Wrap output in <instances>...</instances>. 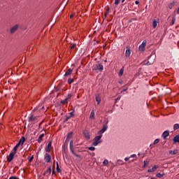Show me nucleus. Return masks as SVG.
I'll return each mask as SVG.
<instances>
[{
	"instance_id": "f704fd0d",
	"label": "nucleus",
	"mask_w": 179,
	"mask_h": 179,
	"mask_svg": "<svg viewBox=\"0 0 179 179\" xmlns=\"http://www.w3.org/2000/svg\"><path fill=\"white\" fill-rule=\"evenodd\" d=\"M149 164V162L148 161H144V167L148 166Z\"/></svg>"
},
{
	"instance_id": "79ce46f5",
	"label": "nucleus",
	"mask_w": 179,
	"mask_h": 179,
	"mask_svg": "<svg viewBox=\"0 0 179 179\" xmlns=\"http://www.w3.org/2000/svg\"><path fill=\"white\" fill-rule=\"evenodd\" d=\"M159 142V139H156V140L154 141V144L156 145V144H157Z\"/></svg>"
},
{
	"instance_id": "6e6d98bb",
	"label": "nucleus",
	"mask_w": 179,
	"mask_h": 179,
	"mask_svg": "<svg viewBox=\"0 0 179 179\" xmlns=\"http://www.w3.org/2000/svg\"><path fill=\"white\" fill-rule=\"evenodd\" d=\"M69 141V138H66L65 142L66 143V142H68Z\"/></svg>"
},
{
	"instance_id": "b1692460",
	"label": "nucleus",
	"mask_w": 179,
	"mask_h": 179,
	"mask_svg": "<svg viewBox=\"0 0 179 179\" xmlns=\"http://www.w3.org/2000/svg\"><path fill=\"white\" fill-rule=\"evenodd\" d=\"M124 73V67H122L120 71V73H119V76H122Z\"/></svg>"
},
{
	"instance_id": "6e6552de",
	"label": "nucleus",
	"mask_w": 179,
	"mask_h": 179,
	"mask_svg": "<svg viewBox=\"0 0 179 179\" xmlns=\"http://www.w3.org/2000/svg\"><path fill=\"white\" fill-rule=\"evenodd\" d=\"M51 148H52V142L50 141L49 143H48V145L47 148L45 149V151H46L47 152H50V150H51Z\"/></svg>"
},
{
	"instance_id": "a19ab883",
	"label": "nucleus",
	"mask_w": 179,
	"mask_h": 179,
	"mask_svg": "<svg viewBox=\"0 0 179 179\" xmlns=\"http://www.w3.org/2000/svg\"><path fill=\"white\" fill-rule=\"evenodd\" d=\"M90 150H91V151H94V150H95V148L94 147H90V148H88Z\"/></svg>"
},
{
	"instance_id": "c756f323",
	"label": "nucleus",
	"mask_w": 179,
	"mask_h": 179,
	"mask_svg": "<svg viewBox=\"0 0 179 179\" xmlns=\"http://www.w3.org/2000/svg\"><path fill=\"white\" fill-rule=\"evenodd\" d=\"M73 137V132H70L68 136H67V138L69 139Z\"/></svg>"
},
{
	"instance_id": "8fccbe9b",
	"label": "nucleus",
	"mask_w": 179,
	"mask_h": 179,
	"mask_svg": "<svg viewBox=\"0 0 179 179\" xmlns=\"http://www.w3.org/2000/svg\"><path fill=\"white\" fill-rule=\"evenodd\" d=\"M73 115H73V112L70 113V116H69V117H71V118Z\"/></svg>"
},
{
	"instance_id": "bb28decb",
	"label": "nucleus",
	"mask_w": 179,
	"mask_h": 179,
	"mask_svg": "<svg viewBox=\"0 0 179 179\" xmlns=\"http://www.w3.org/2000/svg\"><path fill=\"white\" fill-rule=\"evenodd\" d=\"M121 1H122V0H115V5L118 6Z\"/></svg>"
},
{
	"instance_id": "412c9836",
	"label": "nucleus",
	"mask_w": 179,
	"mask_h": 179,
	"mask_svg": "<svg viewBox=\"0 0 179 179\" xmlns=\"http://www.w3.org/2000/svg\"><path fill=\"white\" fill-rule=\"evenodd\" d=\"M173 141L176 143H179V135H177L176 136L174 137Z\"/></svg>"
},
{
	"instance_id": "7c9ffc66",
	"label": "nucleus",
	"mask_w": 179,
	"mask_h": 179,
	"mask_svg": "<svg viewBox=\"0 0 179 179\" xmlns=\"http://www.w3.org/2000/svg\"><path fill=\"white\" fill-rule=\"evenodd\" d=\"M164 176V173H163V174H161L160 173H157V174L156 175V176H157V178H162Z\"/></svg>"
},
{
	"instance_id": "aec40b11",
	"label": "nucleus",
	"mask_w": 179,
	"mask_h": 179,
	"mask_svg": "<svg viewBox=\"0 0 179 179\" xmlns=\"http://www.w3.org/2000/svg\"><path fill=\"white\" fill-rule=\"evenodd\" d=\"M70 150H71V152H72V154H73V155H75V156L77 157H80V155H76V154L75 153V152H74V148H70Z\"/></svg>"
},
{
	"instance_id": "f03ea898",
	"label": "nucleus",
	"mask_w": 179,
	"mask_h": 179,
	"mask_svg": "<svg viewBox=\"0 0 179 179\" xmlns=\"http://www.w3.org/2000/svg\"><path fill=\"white\" fill-rule=\"evenodd\" d=\"M102 134L100 136H97L94 139L93 145L96 146L98 144L101 143L102 141H101V138H102Z\"/></svg>"
},
{
	"instance_id": "a211bd4d",
	"label": "nucleus",
	"mask_w": 179,
	"mask_h": 179,
	"mask_svg": "<svg viewBox=\"0 0 179 179\" xmlns=\"http://www.w3.org/2000/svg\"><path fill=\"white\" fill-rule=\"evenodd\" d=\"M45 136V134H42L38 138V142L39 143H41V141H43V138Z\"/></svg>"
},
{
	"instance_id": "ddd939ff",
	"label": "nucleus",
	"mask_w": 179,
	"mask_h": 179,
	"mask_svg": "<svg viewBox=\"0 0 179 179\" xmlns=\"http://www.w3.org/2000/svg\"><path fill=\"white\" fill-rule=\"evenodd\" d=\"M51 167H49V169L43 173V175L48 176L51 173Z\"/></svg>"
},
{
	"instance_id": "ea45409f",
	"label": "nucleus",
	"mask_w": 179,
	"mask_h": 179,
	"mask_svg": "<svg viewBox=\"0 0 179 179\" xmlns=\"http://www.w3.org/2000/svg\"><path fill=\"white\" fill-rule=\"evenodd\" d=\"M73 148V141H71L70 142V148Z\"/></svg>"
},
{
	"instance_id": "49530a36",
	"label": "nucleus",
	"mask_w": 179,
	"mask_h": 179,
	"mask_svg": "<svg viewBox=\"0 0 179 179\" xmlns=\"http://www.w3.org/2000/svg\"><path fill=\"white\" fill-rule=\"evenodd\" d=\"M176 22V18L172 19V25H173Z\"/></svg>"
},
{
	"instance_id": "4be33fe9",
	"label": "nucleus",
	"mask_w": 179,
	"mask_h": 179,
	"mask_svg": "<svg viewBox=\"0 0 179 179\" xmlns=\"http://www.w3.org/2000/svg\"><path fill=\"white\" fill-rule=\"evenodd\" d=\"M174 6H175V1L170 3L169 5V9H172L174 7Z\"/></svg>"
},
{
	"instance_id": "f3484780",
	"label": "nucleus",
	"mask_w": 179,
	"mask_h": 179,
	"mask_svg": "<svg viewBox=\"0 0 179 179\" xmlns=\"http://www.w3.org/2000/svg\"><path fill=\"white\" fill-rule=\"evenodd\" d=\"M131 55V50L129 49H127L126 52H125V56L127 57H129Z\"/></svg>"
},
{
	"instance_id": "c03bdc74",
	"label": "nucleus",
	"mask_w": 179,
	"mask_h": 179,
	"mask_svg": "<svg viewBox=\"0 0 179 179\" xmlns=\"http://www.w3.org/2000/svg\"><path fill=\"white\" fill-rule=\"evenodd\" d=\"M71 97H72V94H68V96H67L66 99H68V100H69V99H70Z\"/></svg>"
},
{
	"instance_id": "dca6fc26",
	"label": "nucleus",
	"mask_w": 179,
	"mask_h": 179,
	"mask_svg": "<svg viewBox=\"0 0 179 179\" xmlns=\"http://www.w3.org/2000/svg\"><path fill=\"white\" fill-rule=\"evenodd\" d=\"M72 72H73V70H72V69H69V70L66 72V73H65V75H64V77H66V76H70V75L72 73Z\"/></svg>"
},
{
	"instance_id": "e2e57ef3",
	"label": "nucleus",
	"mask_w": 179,
	"mask_h": 179,
	"mask_svg": "<svg viewBox=\"0 0 179 179\" xmlns=\"http://www.w3.org/2000/svg\"><path fill=\"white\" fill-rule=\"evenodd\" d=\"M64 153H66V149H64Z\"/></svg>"
},
{
	"instance_id": "4468645a",
	"label": "nucleus",
	"mask_w": 179,
	"mask_h": 179,
	"mask_svg": "<svg viewBox=\"0 0 179 179\" xmlns=\"http://www.w3.org/2000/svg\"><path fill=\"white\" fill-rule=\"evenodd\" d=\"M96 101H97V104H100L101 103V97L99 94H96Z\"/></svg>"
},
{
	"instance_id": "0eeeda50",
	"label": "nucleus",
	"mask_w": 179,
	"mask_h": 179,
	"mask_svg": "<svg viewBox=\"0 0 179 179\" xmlns=\"http://www.w3.org/2000/svg\"><path fill=\"white\" fill-rule=\"evenodd\" d=\"M152 57V55H150V57H148V62L147 63L148 66L152 65L154 63L155 59H153L152 60H151V58Z\"/></svg>"
},
{
	"instance_id": "393cba45",
	"label": "nucleus",
	"mask_w": 179,
	"mask_h": 179,
	"mask_svg": "<svg viewBox=\"0 0 179 179\" xmlns=\"http://www.w3.org/2000/svg\"><path fill=\"white\" fill-rule=\"evenodd\" d=\"M177 152H178V151L176 150H171L170 152H169V154L170 155H176V154H177Z\"/></svg>"
},
{
	"instance_id": "69168bd1",
	"label": "nucleus",
	"mask_w": 179,
	"mask_h": 179,
	"mask_svg": "<svg viewBox=\"0 0 179 179\" xmlns=\"http://www.w3.org/2000/svg\"><path fill=\"white\" fill-rule=\"evenodd\" d=\"M104 62H106L107 61H106V60H105Z\"/></svg>"
},
{
	"instance_id": "58836bf2",
	"label": "nucleus",
	"mask_w": 179,
	"mask_h": 179,
	"mask_svg": "<svg viewBox=\"0 0 179 179\" xmlns=\"http://www.w3.org/2000/svg\"><path fill=\"white\" fill-rule=\"evenodd\" d=\"M71 119V117H69V116H66V119H65V120L64 121V122H66L69 120H70Z\"/></svg>"
},
{
	"instance_id": "7ed1b4c3",
	"label": "nucleus",
	"mask_w": 179,
	"mask_h": 179,
	"mask_svg": "<svg viewBox=\"0 0 179 179\" xmlns=\"http://www.w3.org/2000/svg\"><path fill=\"white\" fill-rule=\"evenodd\" d=\"M146 44H147L146 41H143V43H141V45H140V46H139V50L141 52H144L145 49Z\"/></svg>"
},
{
	"instance_id": "052dcab7",
	"label": "nucleus",
	"mask_w": 179,
	"mask_h": 179,
	"mask_svg": "<svg viewBox=\"0 0 179 179\" xmlns=\"http://www.w3.org/2000/svg\"><path fill=\"white\" fill-rule=\"evenodd\" d=\"M125 0H122V3H123L124 2Z\"/></svg>"
},
{
	"instance_id": "c85d7f7f",
	"label": "nucleus",
	"mask_w": 179,
	"mask_h": 179,
	"mask_svg": "<svg viewBox=\"0 0 179 179\" xmlns=\"http://www.w3.org/2000/svg\"><path fill=\"white\" fill-rule=\"evenodd\" d=\"M17 147L15 145L13 148V150L11 151L12 152L16 154L17 150Z\"/></svg>"
},
{
	"instance_id": "338daca9",
	"label": "nucleus",
	"mask_w": 179,
	"mask_h": 179,
	"mask_svg": "<svg viewBox=\"0 0 179 179\" xmlns=\"http://www.w3.org/2000/svg\"><path fill=\"white\" fill-rule=\"evenodd\" d=\"M92 155H94V153H93Z\"/></svg>"
},
{
	"instance_id": "9b49d317",
	"label": "nucleus",
	"mask_w": 179,
	"mask_h": 179,
	"mask_svg": "<svg viewBox=\"0 0 179 179\" xmlns=\"http://www.w3.org/2000/svg\"><path fill=\"white\" fill-rule=\"evenodd\" d=\"M107 129H108V126L105 125L103 127V129L101 131H99V134L101 135L102 134H103L107 130Z\"/></svg>"
},
{
	"instance_id": "473e14b6",
	"label": "nucleus",
	"mask_w": 179,
	"mask_h": 179,
	"mask_svg": "<svg viewBox=\"0 0 179 179\" xmlns=\"http://www.w3.org/2000/svg\"><path fill=\"white\" fill-rule=\"evenodd\" d=\"M117 164H118L119 165H122V164H124V162H123L122 160L119 159V160H117Z\"/></svg>"
},
{
	"instance_id": "37998d69",
	"label": "nucleus",
	"mask_w": 179,
	"mask_h": 179,
	"mask_svg": "<svg viewBox=\"0 0 179 179\" xmlns=\"http://www.w3.org/2000/svg\"><path fill=\"white\" fill-rule=\"evenodd\" d=\"M136 157H137L136 155L134 154V155H131L129 158H136Z\"/></svg>"
},
{
	"instance_id": "e433bc0d",
	"label": "nucleus",
	"mask_w": 179,
	"mask_h": 179,
	"mask_svg": "<svg viewBox=\"0 0 179 179\" xmlns=\"http://www.w3.org/2000/svg\"><path fill=\"white\" fill-rule=\"evenodd\" d=\"M57 171L58 172V173H60L61 172V170L59 169V165H58V163L57 162Z\"/></svg>"
},
{
	"instance_id": "39448f33",
	"label": "nucleus",
	"mask_w": 179,
	"mask_h": 179,
	"mask_svg": "<svg viewBox=\"0 0 179 179\" xmlns=\"http://www.w3.org/2000/svg\"><path fill=\"white\" fill-rule=\"evenodd\" d=\"M44 159L46 162L49 163L50 162L51 157L48 153H45L44 155Z\"/></svg>"
},
{
	"instance_id": "bf43d9fd",
	"label": "nucleus",
	"mask_w": 179,
	"mask_h": 179,
	"mask_svg": "<svg viewBox=\"0 0 179 179\" xmlns=\"http://www.w3.org/2000/svg\"><path fill=\"white\" fill-rule=\"evenodd\" d=\"M127 90V89H124L123 90V92H126Z\"/></svg>"
},
{
	"instance_id": "c9c22d12",
	"label": "nucleus",
	"mask_w": 179,
	"mask_h": 179,
	"mask_svg": "<svg viewBox=\"0 0 179 179\" xmlns=\"http://www.w3.org/2000/svg\"><path fill=\"white\" fill-rule=\"evenodd\" d=\"M76 47V43H73L71 46H70L71 50H73Z\"/></svg>"
},
{
	"instance_id": "2eb2a0df",
	"label": "nucleus",
	"mask_w": 179,
	"mask_h": 179,
	"mask_svg": "<svg viewBox=\"0 0 179 179\" xmlns=\"http://www.w3.org/2000/svg\"><path fill=\"white\" fill-rule=\"evenodd\" d=\"M37 119V117H34V115H31L29 122H34Z\"/></svg>"
},
{
	"instance_id": "5701e85b",
	"label": "nucleus",
	"mask_w": 179,
	"mask_h": 179,
	"mask_svg": "<svg viewBox=\"0 0 179 179\" xmlns=\"http://www.w3.org/2000/svg\"><path fill=\"white\" fill-rule=\"evenodd\" d=\"M94 116H95L94 111L92 110V111L91 112L90 118V119H94Z\"/></svg>"
},
{
	"instance_id": "5fc2aeb1",
	"label": "nucleus",
	"mask_w": 179,
	"mask_h": 179,
	"mask_svg": "<svg viewBox=\"0 0 179 179\" xmlns=\"http://www.w3.org/2000/svg\"><path fill=\"white\" fill-rule=\"evenodd\" d=\"M129 159H130L129 157H126V158L124 159V160H125L126 162H127Z\"/></svg>"
},
{
	"instance_id": "a18cd8bd",
	"label": "nucleus",
	"mask_w": 179,
	"mask_h": 179,
	"mask_svg": "<svg viewBox=\"0 0 179 179\" xmlns=\"http://www.w3.org/2000/svg\"><path fill=\"white\" fill-rule=\"evenodd\" d=\"M108 11H109V9L105 12V17H106L108 15Z\"/></svg>"
},
{
	"instance_id": "72a5a7b5",
	"label": "nucleus",
	"mask_w": 179,
	"mask_h": 179,
	"mask_svg": "<svg viewBox=\"0 0 179 179\" xmlns=\"http://www.w3.org/2000/svg\"><path fill=\"white\" fill-rule=\"evenodd\" d=\"M73 83V79L69 78V79L68 80V83H69V85H71V84Z\"/></svg>"
},
{
	"instance_id": "0e129e2a",
	"label": "nucleus",
	"mask_w": 179,
	"mask_h": 179,
	"mask_svg": "<svg viewBox=\"0 0 179 179\" xmlns=\"http://www.w3.org/2000/svg\"><path fill=\"white\" fill-rule=\"evenodd\" d=\"M138 156H140L141 155V154L140 153H138Z\"/></svg>"
},
{
	"instance_id": "4c0bfd02",
	"label": "nucleus",
	"mask_w": 179,
	"mask_h": 179,
	"mask_svg": "<svg viewBox=\"0 0 179 179\" xmlns=\"http://www.w3.org/2000/svg\"><path fill=\"white\" fill-rule=\"evenodd\" d=\"M108 160H107V159H105L104 161H103V164H104V165H107V164H108Z\"/></svg>"
},
{
	"instance_id": "cd10ccee",
	"label": "nucleus",
	"mask_w": 179,
	"mask_h": 179,
	"mask_svg": "<svg viewBox=\"0 0 179 179\" xmlns=\"http://www.w3.org/2000/svg\"><path fill=\"white\" fill-rule=\"evenodd\" d=\"M179 129V124H176L173 127V129L176 131L177 129Z\"/></svg>"
},
{
	"instance_id": "864d4df0",
	"label": "nucleus",
	"mask_w": 179,
	"mask_h": 179,
	"mask_svg": "<svg viewBox=\"0 0 179 179\" xmlns=\"http://www.w3.org/2000/svg\"><path fill=\"white\" fill-rule=\"evenodd\" d=\"M135 3H136V5H138V4H139V1H135Z\"/></svg>"
},
{
	"instance_id": "6ab92c4d",
	"label": "nucleus",
	"mask_w": 179,
	"mask_h": 179,
	"mask_svg": "<svg viewBox=\"0 0 179 179\" xmlns=\"http://www.w3.org/2000/svg\"><path fill=\"white\" fill-rule=\"evenodd\" d=\"M26 141V138L24 137H22L19 143H21V145H23L24 143Z\"/></svg>"
},
{
	"instance_id": "13d9d810",
	"label": "nucleus",
	"mask_w": 179,
	"mask_h": 179,
	"mask_svg": "<svg viewBox=\"0 0 179 179\" xmlns=\"http://www.w3.org/2000/svg\"><path fill=\"white\" fill-rule=\"evenodd\" d=\"M177 13L179 14V7H178V9L177 10Z\"/></svg>"
},
{
	"instance_id": "423d86ee",
	"label": "nucleus",
	"mask_w": 179,
	"mask_h": 179,
	"mask_svg": "<svg viewBox=\"0 0 179 179\" xmlns=\"http://www.w3.org/2000/svg\"><path fill=\"white\" fill-rule=\"evenodd\" d=\"M18 29V26L17 25H14V27H12V28H10V34H13L15 32V31Z\"/></svg>"
},
{
	"instance_id": "774afa93",
	"label": "nucleus",
	"mask_w": 179,
	"mask_h": 179,
	"mask_svg": "<svg viewBox=\"0 0 179 179\" xmlns=\"http://www.w3.org/2000/svg\"><path fill=\"white\" fill-rule=\"evenodd\" d=\"M4 179H7V178H4Z\"/></svg>"
},
{
	"instance_id": "680f3d73",
	"label": "nucleus",
	"mask_w": 179,
	"mask_h": 179,
	"mask_svg": "<svg viewBox=\"0 0 179 179\" xmlns=\"http://www.w3.org/2000/svg\"><path fill=\"white\" fill-rule=\"evenodd\" d=\"M54 173H55V171L53 170V171H52V175H53Z\"/></svg>"
},
{
	"instance_id": "f8f14e48",
	"label": "nucleus",
	"mask_w": 179,
	"mask_h": 179,
	"mask_svg": "<svg viewBox=\"0 0 179 179\" xmlns=\"http://www.w3.org/2000/svg\"><path fill=\"white\" fill-rule=\"evenodd\" d=\"M169 136V131H166L163 133L162 134V137L164 140L166 139V137Z\"/></svg>"
},
{
	"instance_id": "de8ad7c7",
	"label": "nucleus",
	"mask_w": 179,
	"mask_h": 179,
	"mask_svg": "<svg viewBox=\"0 0 179 179\" xmlns=\"http://www.w3.org/2000/svg\"><path fill=\"white\" fill-rule=\"evenodd\" d=\"M33 159H34V157L32 156L31 157H30V158L29 159V162H31L32 160H33Z\"/></svg>"
},
{
	"instance_id": "2f4dec72",
	"label": "nucleus",
	"mask_w": 179,
	"mask_h": 179,
	"mask_svg": "<svg viewBox=\"0 0 179 179\" xmlns=\"http://www.w3.org/2000/svg\"><path fill=\"white\" fill-rule=\"evenodd\" d=\"M68 99H66L65 100H64V101H61V103H62V104H66V103H68Z\"/></svg>"
},
{
	"instance_id": "603ef678",
	"label": "nucleus",
	"mask_w": 179,
	"mask_h": 179,
	"mask_svg": "<svg viewBox=\"0 0 179 179\" xmlns=\"http://www.w3.org/2000/svg\"><path fill=\"white\" fill-rule=\"evenodd\" d=\"M20 145H21V143L20 142H18V143L15 146H17L18 148Z\"/></svg>"
},
{
	"instance_id": "3c124183",
	"label": "nucleus",
	"mask_w": 179,
	"mask_h": 179,
	"mask_svg": "<svg viewBox=\"0 0 179 179\" xmlns=\"http://www.w3.org/2000/svg\"><path fill=\"white\" fill-rule=\"evenodd\" d=\"M120 99H121V96H118L116 99H115V101H119V100H120Z\"/></svg>"
},
{
	"instance_id": "f257e3e1",
	"label": "nucleus",
	"mask_w": 179,
	"mask_h": 179,
	"mask_svg": "<svg viewBox=\"0 0 179 179\" xmlns=\"http://www.w3.org/2000/svg\"><path fill=\"white\" fill-rule=\"evenodd\" d=\"M93 71H99V72H102L103 70V66L101 64H96L93 66Z\"/></svg>"
},
{
	"instance_id": "09e8293b",
	"label": "nucleus",
	"mask_w": 179,
	"mask_h": 179,
	"mask_svg": "<svg viewBox=\"0 0 179 179\" xmlns=\"http://www.w3.org/2000/svg\"><path fill=\"white\" fill-rule=\"evenodd\" d=\"M9 179H18V178L15 176H11V177H10Z\"/></svg>"
},
{
	"instance_id": "20e7f679",
	"label": "nucleus",
	"mask_w": 179,
	"mask_h": 179,
	"mask_svg": "<svg viewBox=\"0 0 179 179\" xmlns=\"http://www.w3.org/2000/svg\"><path fill=\"white\" fill-rule=\"evenodd\" d=\"M15 155V153L11 152L9 155V156L7 157V160L8 162H10L13 158H14V155Z\"/></svg>"
},
{
	"instance_id": "4d7b16f0",
	"label": "nucleus",
	"mask_w": 179,
	"mask_h": 179,
	"mask_svg": "<svg viewBox=\"0 0 179 179\" xmlns=\"http://www.w3.org/2000/svg\"><path fill=\"white\" fill-rule=\"evenodd\" d=\"M73 17V15L72 14L71 15H70V18L72 19Z\"/></svg>"
},
{
	"instance_id": "1a4fd4ad",
	"label": "nucleus",
	"mask_w": 179,
	"mask_h": 179,
	"mask_svg": "<svg viewBox=\"0 0 179 179\" xmlns=\"http://www.w3.org/2000/svg\"><path fill=\"white\" fill-rule=\"evenodd\" d=\"M83 134L86 138H87V139L90 138V136L89 131L87 130H85Z\"/></svg>"
},
{
	"instance_id": "9d476101",
	"label": "nucleus",
	"mask_w": 179,
	"mask_h": 179,
	"mask_svg": "<svg viewBox=\"0 0 179 179\" xmlns=\"http://www.w3.org/2000/svg\"><path fill=\"white\" fill-rule=\"evenodd\" d=\"M158 168H159V166L155 165V166L154 167H152V169H149L148 170V172H149V173L155 172Z\"/></svg>"
},
{
	"instance_id": "a878e982",
	"label": "nucleus",
	"mask_w": 179,
	"mask_h": 179,
	"mask_svg": "<svg viewBox=\"0 0 179 179\" xmlns=\"http://www.w3.org/2000/svg\"><path fill=\"white\" fill-rule=\"evenodd\" d=\"M157 24H158L157 21H156V20H154V22H153V27H154V28H156L157 26Z\"/></svg>"
}]
</instances>
